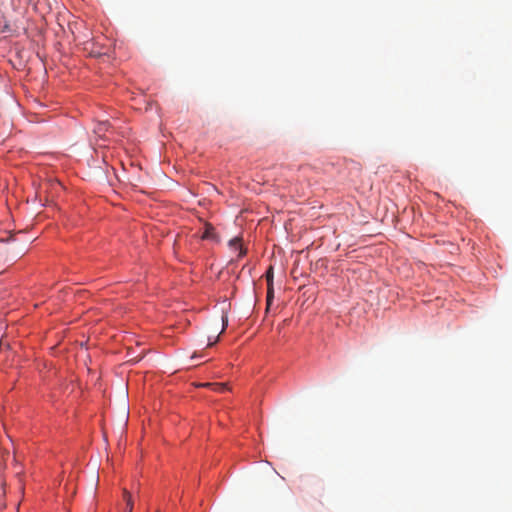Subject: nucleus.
Returning a JSON list of instances; mask_svg holds the SVG:
<instances>
[{
  "instance_id": "6e6552de",
  "label": "nucleus",
  "mask_w": 512,
  "mask_h": 512,
  "mask_svg": "<svg viewBox=\"0 0 512 512\" xmlns=\"http://www.w3.org/2000/svg\"><path fill=\"white\" fill-rule=\"evenodd\" d=\"M222 322H223V328H222V331L220 333H222L225 330V327L228 324V317H227V315H223L222 316Z\"/></svg>"
},
{
  "instance_id": "0eeeda50",
  "label": "nucleus",
  "mask_w": 512,
  "mask_h": 512,
  "mask_svg": "<svg viewBox=\"0 0 512 512\" xmlns=\"http://www.w3.org/2000/svg\"><path fill=\"white\" fill-rule=\"evenodd\" d=\"M265 277H266V281H267V286H272L273 285V267L272 266H270L268 268V270L266 271Z\"/></svg>"
},
{
  "instance_id": "1a4fd4ad",
  "label": "nucleus",
  "mask_w": 512,
  "mask_h": 512,
  "mask_svg": "<svg viewBox=\"0 0 512 512\" xmlns=\"http://www.w3.org/2000/svg\"><path fill=\"white\" fill-rule=\"evenodd\" d=\"M218 338H219V336H217V337H216V339H215V341H214V342H210V343H208V345H207V346H212L215 342H217Z\"/></svg>"
},
{
  "instance_id": "7ed1b4c3",
  "label": "nucleus",
  "mask_w": 512,
  "mask_h": 512,
  "mask_svg": "<svg viewBox=\"0 0 512 512\" xmlns=\"http://www.w3.org/2000/svg\"><path fill=\"white\" fill-rule=\"evenodd\" d=\"M200 386L209 387L212 390L219 392V393H222L228 389L225 383H203Z\"/></svg>"
},
{
  "instance_id": "f03ea898",
  "label": "nucleus",
  "mask_w": 512,
  "mask_h": 512,
  "mask_svg": "<svg viewBox=\"0 0 512 512\" xmlns=\"http://www.w3.org/2000/svg\"><path fill=\"white\" fill-rule=\"evenodd\" d=\"M229 246L232 249L239 250V257H242L246 254V250L243 249L240 238L235 237L229 241Z\"/></svg>"
},
{
  "instance_id": "39448f33",
  "label": "nucleus",
  "mask_w": 512,
  "mask_h": 512,
  "mask_svg": "<svg viewBox=\"0 0 512 512\" xmlns=\"http://www.w3.org/2000/svg\"><path fill=\"white\" fill-rule=\"evenodd\" d=\"M214 237V227L210 224H207L205 227V231L201 235L202 239H212Z\"/></svg>"
},
{
  "instance_id": "20e7f679",
  "label": "nucleus",
  "mask_w": 512,
  "mask_h": 512,
  "mask_svg": "<svg viewBox=\"0 0 512 512\" xmlns=\"http://www.w3.org/2000/svg\"><path fill=\"white\" fill-rule=\"evenodd\" d=\"M123 498L126 502V510H123V512H132L133 510V500L130 492L126 489H123Z\"/></svg>"
},
{
  "instance_id": "f257e3e1",
  "label": "nucleus",
  "mask_w": 512,
  "mask_h": 512,
  "mask_svg": "<svg viewBox=\"0 0 512 512\" xmlns=\"http://www.w3.org/2000/svg\"><path fill=\"white\" fill-rule=\"evenodd\" d=\"M111 126L107 121H100L94 127V133L100 138L105 137L107 132H110Z\"/></svg>"
},
{
  "instance_id": "9d476101",
  "label": "nucleus",
  "mask_w": 512,
  "mask_h": 512,
  "mask_svg": "<svg viewBox=\"0 0 512 512\" xmlns=\"http://www.w3.org/2000/svg\"><path fill=\"white\" fill-rule=\"evenodd\" d=\"M155 512H160V510H156Z\"/></svg>"
},
{
  "instance_id": "423d86ee",
  "label": "nucleus",
  "mask_w": 512,
  "mask_h": 512,
  "mask_svg": "<svg viewBox=\"0 0 512 512\" xmlns=\"http://www.w3.org/2000/svg\"><path fill=\"white\" fill-rule=\"evenodd\" d=\"M273 299H274V288H273V285L272 286H267V297H266L267 309H269Z\"/></svg>"
}]
</instances>
